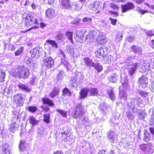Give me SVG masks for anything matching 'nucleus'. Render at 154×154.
Masks as SVG:
<instances>
[{
  "instance_id": "9d476101",
  "label": "nucleus",
  "mask_w": 154,
  "mask_h": 154,
  "mask_svg": "<svg viewBox=\"0 0 154 154\" xmlns=\"http://www.w3.org/2000/svg\"><path fill=\"white\" fill-rule=\"evenodd\" d=\"M148 78L144 76H142L139 79V84L140 87L145 88L148 85Z\"/></svg>"
},
{
  "instance_id": "1a4fd4ad",
  "label": "nucleus",
  "mask_w": 154,
  "mask_h": 154,
  "mask_svg": "<svg viewBox=\"0 0 154 154\" xmlns=\"http://www.w3.org/2000/svg\"><path fill=\"white\" fill-rule=\"evenodd\" d=\"M44 61L43 65L48 69L50 68L54 65V60L52 57H49L45 58L44 60Z\"/></svg>"
},
{
  "instance_id": "aec40b11",
  "label": "nucleus",
  "mask_w": 154,
  "mask_h": 154,
  "mask_svg": "<svg viewBox=\"0 0 154 154\" xmlns=\"http://www.w3.org/2000/svg\"><path fill=\"white\" fill-rule=\"evenodd\" d=\"M107 93L110 98L112 100H114L116 98V96L112 87L107 90Z\"/></svg>"
},
{
  "instance_id": "680f3d73",
  "label": "nucleus",
  "mask_w": 154,
  "mask_h": 154,
  "mask_svg": "<svg viewBox=\"0 0 154 154\" xmlns=\"http://www.w3.org/2000/svg\"><path fill=\"white\" fill-rule=\"evenodd\" d=\"M140 94L144 97H146L148 95V94L143 91H141L140 92Z\"/></svg>"
},
{
  "instance_id": "69168bd1",
  "label": "nucleus",
  "mask_w": 154,
  "mask_h": 154,
  "mask_svg": "<svg viewBox=\"0 0 154 154\" xmlns=\"http://www.w3.org/2000/svg\"><path fill=\"white\" fill-rule=\"evenodd\" d=\"M9 49L13 51L15 49V46L12 45H9L8 46Z\"/></svg>"
},
{
  "instance_id": "e2e57ef3",
  "label": "nucleus",
  "mask_w": 154,
  "mask_h": 154,
  "mask_svg": "<svg viewBox=\"0 0 154 154\" xmlns=\"http://www.w3.org/2000/svg\"><path fill=\"white\" fill-rule=\"evenodd\" d=\"M145 33L146 34L149 36H151L154 35L152 31L145 32Z\"/></svg>"
},
{
  "instance_id": "5701e85b",
  "label": "nucleus",
  "mask_w": 154,
  "mask_h": 154,
  "mask_svg": "<svg viewBox=\"0 0 154 154\" xmlns=\"http://www.w3.org/2000/svg\"><path fill=\"white\" fill-rule=\"evenodd\" d=\"M8 144L3 143L2 145V154H10V151L7 149Z\"/></svg>"
},
{
  "instance_id": "9b49d317",
  "label": "nucleus",
  "mask_w": 154,
  "mask_h": 154,
  "mask_svg": "<svg viewBox=\"0 0 154 154\" xmlns=\"http://www.w3.org/2000/svg\"><path fill=\"white\" fill-rule=\"evenodd\" d=\"M140 149L146 152H149L153 148V146L151 144H143L140 146Z\"/></svg>"
},
{
  "instance_id": "58836bf2",
  "label": "nucleus",
  "mask_w": 154,
  "mask_h": 154,
  "mask_svg": "<svg viewBox=\"0 0 154 154\" xmlns=\"http://www.w3.org/2000/svg\"><path fill=\"white\" fill-rule=\"evenodd\" d=\"M94 67L97 70L98 72H100L102 69V67L99 63H97L94 64Z\"/></svg>"
},
{
  "instance_id": "3c124183",
  "label": "nucleus",
  "mask_w": 154,
  "mask_h": 154,
  "mask_svg": "<svg viewBox=\"0 0 154 154\" xmlns=\"http://www.w3.org/2000/svg\"><path fill=\"white\" fill-rule=\"evenodd\" d=\"M23 47H21L18 49L15 52V55L16 56H19L20 54H21L23 50Z\"/></svg>"
},
{
  "instance_id": "cd10ccee",
  "label": "nucleus",
  "mask_w": 154,
  "mask_h": 154,
  "mask_svg": "<svg viewBox=\"0 0 154 154\" xmlns=\"http://www.w3.org/2000/svg\"><path fill=\"white\" fill-rule=\"evenodd\" d=\"M54 14V11L52 9H48L46 12V15L49 17H53Z\"/></svg>"
},
{
  "instance_id": "ddd939ff",
  "label": "nucleus",
  "mask_w": 154,
  "mask_h": 154,
  "mask_svg": "<svg viewBox=\"0 0 154 154\" xmlns=\"http://www.w3.org/2000/svg\"><path fill=\"white\" fill-rule=\"evenodd\" d=\"M76 35L77 37L79 39H77V40L80 43L82 42L83 41L85 40V33L82 31H78L76 32Z\"/></svg>"
},
{
  "instance_id": "b1692460",
  "label": "nucleus",
  "mask_w": 154,
  "mask_h": 154,
  "mask_svg": "<svg viewBox=\"0 0 154 154\" xmlns=\"http://www.w3.org/2000/svg\"><path fill=\"white\" fill-rule=\"evenodd\" d=\"M30 123L33 126L37 125L39 122V121L32 116H30L29 117Z\"/></svg>"
},
{
  "instance_id": "dca6fc26",
  "label": "nucleus",
  "mask_w": 154,
  "mask_h": 154,
  "mask_svg": "<svg viewBox=\"0 0 154 154\" xmlns=\"http://www.w3.org/2000/svg\"><path fill=\"white\" fill-rule=\"evenodd\" d=\"M61 4L63 8L67 9H70L69 0H61Z\"/></svg>"
},
{
  "instance_id": "37998d69",
  "label": "nucleus",
  "mask_w": 154,
  "mask_h": 154,
  "mask_svg": "<svg viewBox=\"0 0 154 154\" xmlns=\"http://www.w3.org/2000/svg\"><path fill=\"white\" fill-rule=\"evenodd\" d=\"M43 117L44 118L43 119L44 121L47 123H49L50 118V115L48 114L44 115H43Z\"/></svg>"
},
{
  "instance_id": "7c9ffc66",
  "label": "nucleus",
  "mask_w": 154,
  "mask_h": 154,
  "mask_svg": "<svg viewBox=\"0 0 154 154\" xmlns=\"http://www.w3.org/2000/svg\"><path fill=\"white\" fill-rule=\"evenodd\" d=\"M69 85L71 87H76L77 86V84L76 83V80L74 77H72L70 78Z\"/></svg>"
},
{
  "instance_id": "bf43d9fd",
  "label": "nucleus",
  "mask_w": 154,
  "mask_h": 154,
  "mask_svg": "<svg viewBox=\"0 0 154 154\" xmlns=\"http://www.w3.org/2000/svg\"><path fill=\"white\" fill-rule=\"evenodd\" d=\"M12 90V88L11 87H10L9 89L7 90V91H5V92H6L7 93V95H8L10 94Z\"/></svg>"
},
{
  "instance_id": "864d4df0",
  "label": "nucleus",
  "mask_w": 154,
  "mask_h": 154,
  "mask_svg": "<svg viewBox=\"0 0 154 154\" xmlns=\"http://www.w3.org/2000/svg\"><path fill=\"white\" fill-rule=\"evenodd\" d=\"M12 113L14 116V117H17V118H19L20 117L19 112L17 110H14Z\"/></svg>"
},
{
  "instance_id": "a18cd8bd",
  "label": "nucleus",
  "mask_w": 154,
  "mask_h": 154,
  "mask_svg": "<svg viewBox=\"0 0 154 154\" xmlns=\"http://www.w3.org/2000/svg\"><path fill=\"white\" fill-rule=\"evenodd\" d=\"M126 116L129 120H132L134 118V116L129 112H126Z\"/></svg>"
},
{
  "instance_id": "f03ea898",
  "label": "nucleus",
  "mask_w": 154,
  "mask_h": 154,
  "mask_svg": "<svg viewBox=\"0 0 154 154\" xmlns=\"http://www.w3.org/2000/svg\"><path fill=\"white\" fill-rule=\"evenodd\" d=\"M23 18H24L25 25L26 26L33 25H39V23L37 19L30 14H26L25 17H23Z\"/></svg>"
},
{
  "instance_id": "6ab92c4d",
  "label": "nucleus",
  "mask_w": 154,
  "mask_h": 154,
  "mask_svg": "<svg viewBox=\"0 0 154 154\" xmlns=\"http://www.w3.org/2000/svg\"><path fill=\"white\" fill-rule=\"evenodd\" d=\"M85 65L88 66L93 67L94 63L88 57H86L83 59Z\"/></svg>"
},
{
  "instance_id": "72a5a7b5",
  "label": "nucleus",
  "mask_w": 154,
  "mask_h": 154,
  "mask_svg": "<svg viewBox=\"0 0 154 154\" xmlns=\"http://www.w3.org/2000/svg\"><path fill=\"white\" fill-rule=\"evenodd\" d=\"M66 49L69 53L72 56L74 55L75 50L71 45L67 46L66 47Z\"/></svg>"
},
{
  "instance_id": "a878e982",
  "label": "nucleus",
  "mask_w": 154,
  "mask_h": 154,
  "mask_svg": "<svg viewBox=\"0 0 154 154\" xmlns=\"http://www.w3.org/2000/svg\"><path fill=\"white\" fill-rule=\"evenodd\" d=\"M119 76L116 74H112L109 78L110 81L113 83L116 82L118 79Z\"/></svg>"
},
{
  "instance_id": "4468645a",
  "label": "nucleus",
  "mask_w": 154,
  "mask_h": 154,
  "mask_svg": "<svg viewBox=\"0 0 154 154\" xmlns=\"http://www.w3.org/2000/svg\"><path fill=\"white\" fill-rule=\"evenodd\" d=\"M96 41L98 45H102L106 42L105 36L102 35H98Z\"/></svg>"
},
{
  "instance_id": "412c9836",
  "label": "nucleus",
  "mask_w": 154,
  "mask_h": 154,
  "mask_svg": "<svg viewBox=\"0 0 154 154\" xmlns=\"http://www.w3.org/2000/svg\"><path fill=\"white\" fill-rule=\"evenodd\" d=\"M9 127L10 131L11 132H14L15 131L18 129L19 126L16 122H14L9 125Z\"/></svg>"
},
{
  "instance_id": "79ce46f5",
  "label": "nucleus",
  "mask_w": 154,
  "mask_h": 154,
  "mask_svg": "<svg viewBox=\"0 0 154 154\" xmlns=\"http://www.w3.org/2000/svg\"><path fill=\"white\" fill-rule=\"evenodd\" d=\"M63 94L64 95H67L69 96H71V93L69 90L67 88H65L63 91Z\"/></svg>"
},
{
  "instance_id": "4d7b16f0",
  "label": "nucleus",
  "mask_w": 154,
  "mask_h": 154,
  "mask_svg": "<svg viewBox=\"0 0 154 154\" xmlns=\"http://www.w3.org/2000/svg\"><path fill=\"white\" fill-rule=\"evenodd\" d=\"M109 20L111 22V23L113 25H116V22H117V20L116 19H112L111 18H109Z\"/></svg>"
},
{
  "instance_id": "338daca9",
  "label": "nucleus",
  "mask_w": 154,
  "mask_h": 154,
  "mask_svg": "<svg viewBox=\"0 0 154 154\" xmlns=\"http://www.w3.org/2000/svg\"><path fill=\"white\" fill-rule=\"evenodd\" d=\"M31 6L33 9H35L37 7H38L35 4L32 3V4Z\"/></svg>"
},
{
  "instance_id": "a211bd4d",
  "label": "nucleus",
  "mask_w": 154,
  "mask_h": 154,
  "mask_svg": "<svg viewBox=\"0 0 154 154\" xmlns=\"http://www.w3.org/2000/svg\"><path fill=\"white\" fill-rule=\"evenodd\" d=\"M88 92H89V89L87 88L82 89L80 93V98L82 99L86 97L87 96Z\"/></svg>"
},
{
  "instance_id": "c756f323",
  "label": "nucleus",
  "mask_w": 154,
  "mask_h": 154,
  "mask_svg": "<svg viewBox=\"0 0 154 154\" xmlns=\"http://www.w3.org/2000/svg\"><path fill=\"white\" fill-rule=\"evenodd\" d=\"M132 51L135 53H138L139 54H140L141 51V49L140 47L137 46L133 45L131 47Z\"/></svg>"
},
{
  "instance_id": "13d9d810",
  "label": "nucleus",
  "mask_w": 154,
  "mask_h": 154,
  "mask_svg": "<svg viewBox=\"0 0 154 154\" xmlns=\"http://www.w3.org/2000/svg\"><path fill=\"white\" fill-rule=\"evenodd\" d=\"M79 22L80 19H77L72 21L71 22V23L72 24L76 25L79 23Z\"/></svg>"
},
{
  "instance_id": "e433bc0d",
  "label": "nucleus",
  "mask_w": 154,
  "mask_h": 154,
  "mask_svg": "<svg viewBox=\"0 0 154 154\" xmlns=\"http://www.w3.org/2000/svg\"><path fill=\"white\" fill-rule=\"evenodd\" d=\"M132 59V57H131L129 56L127 57L125 61V63L127 66L134 64L131 61Z\"/></svg>"
},
{
  "instance_id": "423d86ee",
  "label": "nucleus",
  "mask_w": 154,
  "mask_h": 154,
  "mask_svg": "<svg viewBox=\"0 0 154 154\" xmlns=\"http://www.w3.org/2000/svg\"><path fill=\"white\" fill-rule=\"evenodd\" d=\"M139 66V65L137 63L127 66L126 68L128 70L129 75L132 76L135 73L138 67Z\"/></svg>"
},
{
  "instance_id": "7ed1b4c3",
  "label": "nucleus",
  "mask_w": 154,
  "mask_h": 154,
  "mask_svg": "<svg viewBox=\"0 0 154 154\" xmlns=\"http://www.w3.org/2000/svg\"><path fill=\"white\" fill-rule=\"evenodd\" d=\"M25 96L21 93L18 94L14 97V103L17 106H22L23 105Z\"/></svg>"
},
{
  "instance_id": "052dcab7",
  "label": "nucleus",
  "mask_w": 154,
  "mask_h": 154,
  "mask_svg": "<svg viewBox=\"0 0 154 154\" xmlns=\"http://www.w3.org/2000/svg\"><path fill=\"white\" fill-rule=\"evenodd\" d=\"M137 4H140L144 2V0H133Z\"/></svg>"
},
{
  "instance_id": "f3484780",
  "label": "nucleus",
  "mask_w": 154,
  "mask_h": 154,
  "mask_svg": "<svg viewBox=\"0 0 154 154\" xmlns=\"http://www.w3.org/2000/svg\"><path fill=\"white\" fill-rule=\"evenodd\" d=\"M59 91L60 89L59 88L54 87L49 94V96L52 98H54L58 95Z\"/></svg>"
},
{
  "instance_id": "0eeeda50",
  "label": "nucleus",
  "mask_w": 154,
  "mask_h": 154,
  "mask_svg": "<svg viewBox=\"0 0 154 154\" xmlns=\"http://www.w3.org/2000/svg\"><path fill=\"white\" fill-rule=\"evenodd\" d=\"M42 49L38 47L34 48L30 51V54L33 57H36L37 58L40 57V54L42 52Z\"/></svg>"
},
{
  "instance_id": "c85d7f7f",
  "label": "nucleus",
  "mask_w": 154,
  "mask_h": 154,
  "mask_svg": "<svg viewBox=\"0 0 154 154\" xmlns=\"http://www.w3.org/2000/svg\"><path fill=\"white\" fill-rule=\"evenodd\" d=\"M108 136V138L111 139L112 142H114L116 140L115 134L113 131L110 132Z\"/></svg>"
},
{
  "instance_id": "39448f33",
  "label": "nucleus",
  "mask_w": 154,
  "mask_h": 154,
  "mask_svg": "<svg viewBox=\"0 0 154 154\" xmlns=\"http://www.w3.org/2000/svg\"><path fill=\"white\" fill-rule=\"evenodd\" d=\"M108 48L106 46H103L99 48L95 52L96 56L98 58L104 57L107 56Z\"/></svg>"
},
{
  "instance_id": "09e8293b",
  "label": "nucleus",
  "mask_w": 154,
  "mask_h": 154,
  "mask_svg": "<svg viewBox=\"0 0 154 154\" xmlns=\"http://www.w3.org/2000/svg\"><path fill=\"white\" fill-rule=\"evenodd\" d=\"M28 109L29 112H35L37 110V109L35 106H33L28 107Z\"/></svg>"
},
{
  "instance_id": "f257e3e1",
  "label": "nucleus",
  "mask_w": 154,
  "mask_h": 154,
  "mask_svg": "<svg viewBox=\"0 0 154 154\" xmlns=\"http://www.w3.org/2000/svg\"><path fill=\"white\" fill-rule=\"evenodd\" d=\"M13 75L20 79H25L28 78L29 75V69L22 66H18L13 73Z\"/></svg>"
},
{
  "instance_id": "bb28decb",
  "label": "nucleus",
  "mask_w": 154,
  "mask_h": 154,
  "mask_svg": "<svg viewBox=\"0 0 154 154\" xmlns=\"http://www.w3.org/2000/svg\"><path fill=\"white\" fill-rule=\"evenodd\" d=\"M89 91L91 95L97 96L98 94V91L97 88H91L89 89Z\"/></svg>"
},
{
  "instance_id": "2eb2a0df",
  "label": "nucleus",
  "mask_w": 154,
  "mask_h": 154,
  "mask_svg": "<svg viewBox=\"0 0 154 154\" xmlns=\"http://www.w3.org/2000/svg\"><path fill=\"white\" fill-rule=\"evenodd\" d=\"M71 137V135L69 133L64 131L62 134V139L65 142H69L72 140V137Z\"/></svg>"
},
{
  "instance_id": "f704fd0d",
  "label": "nucleus",
  "mask_w": 154,
  "mask_h": 154,
  "mask_svg": "<svg viewBox=\"0 0 154 154\" xmlns=\"http://www.w3.org/2000/svg\"><path fill=\"white\" fill-rule=\"evenodd\" d=\"M64 75V72L62 71H60L57 77V80L58 81L62 80L63 79V76Z\"/></svg>"
},
{
  "instance_id": "2f4dec72",
  "label": "nucleus",
  "mask_w": 154,
  "mask_h": 154,
  "mask_svg": "<svg viewBox=\"0 0 154 154\" xmlns=\"http://www.w3.org/2000/svg\"><path fill=\"white\" fill-rule=\"evenodd\" d=\"M18 87L19 88L25 90L26 91L29 92L30 91V89L25 84L20 83L18 85Z\"/></svg>"
},
{
  "instance_id": "c03bdc74",
  "label": "nucleus",
  "mask_w": 154,
  "mask_h": 154,
  "mask_svg": "<svg viewBox=\"0 0 154 154\" xmlns=\"http://www.w3.org/2000/svg\"><path fill=\"white\" fill-rule=\"evenodd\" d=\"M46 42L47 43L52 45L53 47H55L56 48H57V43L54 41L53 40H47Z\"/></svg>"
},
{
  "instance_id": "f8f14e48",
  "label": "nucleus",
  "mask_w": 154,
  "mask_h": 154,
  "mask_svg": "<svg viewBox=\"0 0 154 154\" xmlns=\"http://www.w3.org/2000/svg\"><path fill=\"white\" fill-rule=\"evenodd\" d=\"M100 2L97 1L94 2L92 3L89 6L90 9L94 11L99 10L101 8V5H100Z\"/></svg>"
},
{
  "instance_id": "6e6d98bb",
  "label": "nucleus",
  "mask_w": 154,
  "mask_h": 154,
  "mask_svg": "<svg viewBox=\"0 0 154 154\" xmlns=\"http://www.w3.org/2000/svg\"><path fill=\"white\" fill-rule=\"evenodd\" d=\"M110 6L111 8L115 10H117L119 8L117 5H114L113 3H111L110 5Z\"/></svg>"
},
{
  "instance_id": "ea45409f",
  "label": "nucleus",
  "mask_w": 154,
  "mask_h": 154,
  "mask_svg": "<svg viewBox=\"0 0 154 154\" xmlns=\"http://www.w3.org/2000/svg\"><path fill=\"white\" fill-rule=\"evenodd\" d=\"M78 6L75 2H72L70 5V9L77 10L78 9Z\"/></svg>"
},
{
  "instance_id": "393cba45",
  "label": "nucleus",
  "mask_w": 154,
  "mask_h": 154,
  "mask_svg": "<svg viewBox=\"0 0 154 154\" xmlns=\"http://www.w3.org/2000/svg\"><path fill=\"white\" fill-rule=\"evenodd\" d=\"M26 143L24 140H21L20 141L19 148L20 151H24L26 148Z\"/></svg>"
},
{
  "instance_id": "603ef678",
  "label": "nucleus",
  "mask_w": 154,
  "mask_h": 154,
  "mask_svg": "<svg viewBox=\"0 0 154 154\" xmlns=\"http://www.w3.org/2000/svg\"><path fill=\"white\" fill-rule=\"evenodd\" d=\"M92 21V19L90 17H85L82 19V21L84 22L89 23Z\"/></svg>"
},
{
  "instance_id": "4c0bfd02",
  "label": "nucleus",
  "mask_w": 154,
  "mask_h": 154,
  "mask_svg": "<svg viewBox=\"0 0 154 154\" xmlns=\"http://www.w3.org/2000/svg\"><path fill=\"white\" fill-rule=\"evenodd\" d=\"M5 75V72L2 69H0V82H2L4 81Z\"/></svg>"
},
{
  "instance_id": "c9c22d12",
  "label": "nucleus",
  "mask_w": 154,
  "mask_h": 154,
  "mask_svg": "<svg viewBox=\"0 0 154 154\" xmlns=\"http://www.w3.org/2000/svg\"><path fill=\"white\" fill-rule=\"evenodd\" d=\"M56 39L57 40H63L64 39L63 34L61 32H58L56 36Z\"/></svg>"
},
{
  "instance_id": "8fccbe9b",
  "label": "nucleus",
  "mask_w": 154,
  "mask_h": 154,
  "mask_svg": "<svg viewBox=\"0 0 154 154\" xmlns=\"http://www.w3.org/2000/svg\"><path fill=\"white\" fill-rule=\"evenodd\" d=\"M66 35L68 37V39L72 43V32H66Z\"/></svg>"
},
{
  "instance_id": "774afa93",
  "label": "nucleus",
  "mask_w": 154,
  "mask_h": 154,
  "mask_svg": "<svg viewBox=\"0 0 154 154\" xmlns=\"http://www.w3.org/2000/svg\"><path fill=\"white\" fill-rule=\"evenodd\" d=\"M53 154H64V153L61 151L58 150L54 152Z\"/></svg>"
},
{
  "instance_id": "473e14b6",
  "label": "nucleus",
  "mask_w": 154,
  "mask_h": 154,
  "mask_svg": "<svg viewBox=\"0 0 154 154\" xmlns=\"http://www.w3.org/2000/svg\"><path fill=\"white\" fill-rule=\"evenodd\" d=\"M123 34L122 32H118L115 38V41L116 42H119L122 39Z\"/></svg>"
},
{
  "instance_id": "de8ad7c7",
  "label": "nucleus",
  "mask_w": 154,
  "mask_h": 154,
  "mask_svg": "<svg viewBox=\"0 0 154 154\" xmlns=\"http://www.w3.org/2000/svg\"><path fill=\"white\" fill-rule=\"evenodd\" d=\"M136 10L138 11L139 13L142 14H143L148 11V10H146L143 11L139 7H137L136 9Z\"/></svg>"
},
{
  "instance_id": "5fc2aeb1",
  "label": "nucleus",
  "mask_w": 154,
  "mask_h": 154,
  "mask_svg": "<svg viewBox=\"0 0 154 154\" xmlns=\"http://www.w3.org/2000/svg\"><path fill=\"white\" fill-rule=\"evenodd\" d=\"M119 96L124 100H126L127 99V95L125 93H120L119 94Z\"/></svg>"
},
{
  "instance_id": "6e6552de",
  "label": "nucleus",
  "mask_w": 154,
  "mask_h": 154,
  "mask_svg": "<svg viewBox=\"0 0 154 154\" xmlns=\"http://www.w3.org/2000/svg\"><path fill=\"white\" fill-rule=\"evenodd\" d=\"M122 11L123 13H125L134 8V5L131 2H128L125 4L121 6Z\"/></svg>"
},
{
  "instance_id": "49530a36",
  "label": "nucleus",
  "mask_w": 154,
  "mask_h": 154,
  "mask_svg": "<svg viewBox=\"0 0 154 154\" xmlns=\"http://www.w3.org/2000/svg\"><path fill=\"white\" fill-rule=\"evenodd\" d=\"M97 35L96 32L94 30H91L89 33V36L91 38H94Z\"/></svg>"
},
{
  "instance_id": "a19ab883",
  "label": "nucleus",
  "mask_w": 154,
  "mask_h": 154,
  "mask_svg": "<svg viewBox=\"0 0 154 154\" xmlns=\"http://www.w3.org/2000/svg\"><path fill=\"white\" fill-rule=\"evenodd\" d=\"M57 111L58 112L60 113L64 117H66L67 116V113L65 111L60 109H57Z\"/></svg>"
},
{
  "instance_id": "4be33fe9",
  "label": "nucleus",
  "mask_w": 154,
  "mask_h": 154,
  "mask_svg": "<svg viewBox=\"0 0 154 154\" xmlns=\"http://www.w3.org/2000/svg\"><path fill=\"white\" fill-rule=\"evenodd\" d=\"M43 103L48 105L50 106H54V105L53 101L48 98H44L42 99Z\"/></svg>"
},
{
  "instance_id": "0e129e2a",
  "label": "nucleus",
  "mask_w": 154,
  "mask_h": 154,
  "mask_svg": "<svg viewBox=\"0 0 154 154\" xmlns=\"http://www.w3.org/2000/svg\"><path fill=\"white\" fill-rule=\"evenodd\" d=\"M127 39L128 41L129 42H131L132 41H133V39H134V38L133 37H132V36H129L127 38Z\"/></svg>"
},
{
  "instance_id": "20e7f679",
  "label": "nucleus",
  "mask_w": 154,
  "mask_h": 154,
  "mask_svg": "<svg viewBox=\"0 0 154 154\" xmlns=\"http://www.w3.org/2000/svg\"><path fill=\"white\" fill-rule=\"evenodd\" d=\"M83 108L81 104H79L76 106V108L72 112L73 117L75 118L81 117L83 113Z\"/></svg>"
}]
</instances>
